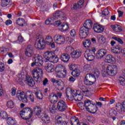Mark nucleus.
<instances>
[{
  "label": "nucleus",
  "mask_w": 125,
  "mask_h": 125,
  "mask_svg": "<svg viewBox=\"0 0 125 125\" xmlns=\"http://www.w3.org/2000/svg\"><path fill=\"white\" fill-rule=\"evenodd\" d=\"M53 41V39L50 36H46L45 40L43 39V38L37 37L35 43V47L37 49H38V50L43 49L45 47V43L49 45L51 42H52Z\"/></svg>",
  "instance_id": "obj_1"
},
{
  "label": "nucleus",
  "mask_w": 125,
  "mask_h": 125,
  "mask_svg": "<svg viewBox=\"0 0 125 125\" xmlns=\"http://www.w3.org/2000/svg\"><path fill=\"white\" fill-rule=\"evenodd\" d=\"M21 116L24 120H26V123L27 125H31L32 123V119L31 117L33 115V111L29 107H26L23 108L20 112Z\"/></svg>",
  "instance_id": "obj_2"
},
{
  "label": "nucleus",
  "mask_w": 125,
  "mask_h": 125,
  "mask_svg": "<svg viewBox=\"0 0 125 125\" xmlns=\"http://www.w3.org/2000/svg\"><path fill=\"white\" fill-rule=\"evenodd\" d=\"M57 19L65 20V19H66V14L62 11L57 10L53 14V17L45 21V24H46V25H49V23H50L51 21H55V20H57Z\"/></svg>",
  "instance_id": "obj_3"
},
{
  "label": "nucleus",
  "mask_w": 125,
  "mask_h": 125,
  "mask_svg": "<svg viewBox=\"0 0 125 125\" xmlns=\"http://www.w3.org/2000/svg\"><path fill=\"white\" fill-rule=\"evenodd\" d=\"M45 62H52V63H57L59 58L53 52L47 51L44 54Z\"/></svg>",
  "instance_id": "obj_4"
},
{
  "label": "nucleus",
  "mask_w": 125,
  "mask_h": 125,
  "mask_svg": "<svg viewBox=\"0 0 125 125\" xmlns=\"http://www.w3.org/2000/svg\"><path fill=\"white\" fill-rule=\"evenodd\" d=\"M43 72L42 69L40 67H36L31 72V75L37 83H40L41 78L42 77Z\"/></svg>",
  "instance_id": "obj_5"
},
{
  "label": "nucleus",
  "mask_w": 125,
  "mask_h": 125,
  "mask_svg": "<svg viewBox=\"0 0 125 125\" xmlns=\"http://www.w3.org/2000/svg\"><path fill=\"white\" fill-rule=\"evenodd\" d=\"M107 74L109 76H115L117 74V66L115 65H108L106 67V72H104L102 73L103 77H106V74Z\"/></svg>",
  "instance_id": "obj_6"
},
{
  "label": "nucleus",
  "mask_w": 125,
  "mask_h": 125,
  "mask_svg": "<svg viewBox=\"0 0 125 125\" xmlns=\"http://www.w3.org/2000/svg\"><path fill=\"white\" fill-rule=\"evenodd\" d=\"M96 51V49H95V48H93L89 51L85 52L84 54V57L86 58V60L88 61H93L95 58L92 52L94 53Z\"/></svg>",
  "instance_id": "obj_7"
},
{
  "label": "nucleus",
  "mask_w": 125,
  "mask_h": 125,
  "mask_svg": "<svg viewBox=\"0 0 125 125\" xmlns=\"http://www.w3.org/2000/svg\"><path fill=\"white\" fill-rule=\"evenodd\" d=\"M57 108L60 112H64L68 109V105L64 101L61 100L58 102Z\"/></svg>",
  "instance_id": "obj_8"
},
{
  "label": "nucleus",
  "mask_w": 125,
  "mask_h": 125,
  "mask_svg": "<svg viewBox=\"0 0 125 125\" xmlns=\"http://www.w3.org/2000/svg\"><path fill=\"white\" fill-rule=\"evenodd\" d=\"M69 70L72 71L71 72V75L73 77H79L80 76V74H81V71L79 70V69L77 68V66L76 64H70L69 66Z\"/></svg>",
  "instance_id": "obj_9"
},
{
  "label": "nucleus",
  "mask_w": 125,
  "mask_h": 125,
  "mask_svg": "<svg viewBox=\"0 0 125 125\" xmlns=\"http://www.w3.org/2000/svg\"><path fill=\"white\" fill-rule=\"evenodd\" d=\"M34 46L28 45L25 50V55L26 57H32L34 55Z\"/></svg>",
  "instance_id": "obj_10"
},
{
  "label": "nucleus",
  "mask_w": 125,
  "mask_h": 125,
  "mask_svg": "<svg viewBox=\"0 0 125 125\" xmlns=\"http://www.w3.org/2000/svg\"><path fill=\"white\" fill-rule=\"evenodd\" d=\"M32 60L36 62V66H41L43 64V60H42V57L40 56V55H35Z\"/></svg>",
  "instance_id": "obj_11"
},
{
  "label": "nucleus",
  "mask_w": 125,
  "mask_h": 125,
  "mask_svg": "<svg viewBox=\"0 0 125 125\" xmlns=\"http://www.w3.org/2000/svg\"><path fill=\"white\" fill-rule=\"evenodd\" d=\"M116 111L120 114L125 113V101H123L122 103H118L116 105Z\"/></svg>",
  "instance_id": "obj_12"
},
{
  "label": "nucleus",
  "mask_w": 125,
  "mask_h": 125,
  "mask_svg": "<svg viewBox=\"0 0 125 125\" xmlns=\"http://www.w3.org/2000/svg\"><path fill=\"white\" fill-rule=\"evenodd\" d=\"M89 31L82 26L79 30V35L81 39H85L88 34Z\"/></svg>",
  "instance_id": "obj_13"
},
{
  "label": "nucleus",
  "mask_w": 125,
  "mask_h": 125,
  "mask_svg": "<svg viewBox=\"0 0 125 125\" xmlns=\"http://www.w3.org/2000/svg\"><path fill=\"white\" fill-rule=\"evenodd\" d=\"M54 40L58 44H63L65 42V38L59 35H55L54 37Z\"/></svg>",
  "instance_id": "obj_14"
},
{
  "label": "nucleus",
  "mask_w": 125,
  "mask_h": 125,
  "mask_svg": "<svg viewBox=\"0 0 125 125\" xmlns=\"http://www.w3.org/2000/svg\"><path fill=\"white\" fill-rule=\"evenodd\" d=\"M20 76H21V79H24V78H26V83H27V84L29 86H34L35 84V81H34V80H33V78L32 77H30L29 76H24L23 75V76H22V73H21V75H20Z\"/></svg>",
  "instance_id": "obj_15"
},
{
  "label": "nucleus",
  "mask_w": 125,
  "mask_h": 125,
  "mask_svg": "<svg viewBox=\"0 0 125 125\" xmlns=\"http://www.w3.org/2000/svg\"><path fill=\"white\" fill-rule=\"evenodd\" d=\"M87 112L89 113H91L92 114H95L96 112H97V110H98V107L96 106V104L94 103H92L90 106H89L86 109Z\"/></svg>",
  "instance_id": "obj_16"
},
{
  "label": "nucleus",
  "mask_w": 125,
  "mask_h": 125,
  "mask_svg": "<svg viewBox=\"0 0 125 125\" xmlns=\"http://www.w3.org/2000/svg\"><path fill=\"white\" fill-rule=\"evenodd\" d=\"M111 51H112L113 53H116L117 54L121 53V52L122 53H124V55H125V48L123 50L120 45H116L113 49H111Z\"/></svg>",
  "instance_id": "obj_17"
},
{
  "label": "nucleus",
  "mask_w": 125,
  "mask_h": 125,
  "mask_svg": "<svg viewBox=\"0 0 125 125\" xmlns=\"http://www.w3.org/2000/svg\"><path fill=\"white\" fill-rule=\"evenodd\" d=\"M107 54V51L104 49L99 50L96 53V58L97 59H101Z\"/></svg>",
  "instance_id": "obj_18"
},
{
  "label": "nucleus",
  "mask_w": 125,
  "mask_h": 125,
  "mask_svg": "<svg viewBox=\"0 0 125 125\" xmlns=\"http://www.w3.org/2000/svg\"><path fill=\"white\" fill-rule=\"evenodd\" d=\"M83 2H84V0H80L77 3H75L71 8V10H78L80 8H82L83 6Z\"/></svg>",
  "instance_id": "obj_19"
},
{
  "label": "nucleus",
  "mask_w": 125,
  "mask_h": 125,
  "mask_svg": "<svg viewBox=\"0 0 125 125\" xmlns=\"http://www.w3.org/2000/svg\"><path fill=\"white\" fill-rule=\"evenodd\" d=\"M92 25H93L92 21L90 20H88L85 21L82 27L86 29V30L89 31L92 28Z\"/></svg>",
  "instance_id": "obj_20"
},
{
  "label": "nucleus",
  "mask_w": 125,
  "mask_h": 125,
  "mask_svg": "<svg viewBox=\"0 0 125 125\" xmlns=\"http://www.w3.org/2000/svg\"><path fill=\"white\" fill-rule=\"evenodd\" d=\"M75 101H81L83 99V96L81 95L80 91L76 90L74 93V94H73L72 98Z\"/></svg>",
  "instance_id": "obj_21"
},
{
  "label": "nucleus",
  "mask_w": 125,
  "mask_h": 125,
  "mask_svg": "<svg viewBox=\"0 0 125 125\" xmlns=\"http://www.w3.org/2000/svg\"><path fill=\"white\" fill-rule=\"evenodd\" d=\"M57 73V77L60 79H63L67 76V70L65 69H63V72L61 70H56Z\"/></svg>",
  "instance_id": "obj_22"
},
{
  "label": "nucleus",
  "mask_w": 125,
  "mask_h": 125,
  "mask_svg": "<svg viewBox=\"0 0 125 125\" xmlns=\"http://www.w3.org/2000/svg\"><path fill=\"white\" fill-rule=\"evenodd\" d=\"M93 29L96 33H102L104 31V28L103 27L96 23L94 24Z\"/></svg>",
  "instance_id": "obj_23"
},
{
  "label": "nucleus",
  "mask_w": 125,
  "mask_h": 125,
  "mask_svg": "<svg viewBox=\"0 0 125 125\" xmlns=\"http://www.w3.org/2000/svg\"><path fill=\"white\" fill-rule=\"evenodd\" d=\"M25 96L27 97L28 100H30L31 102H35V98L32 91H27L25 93Z\"/></svg>",
  "instance_id": "obj_24"
},
{
  "label": "nucleus",
  "mask_w": 125,
  "mask_h": 125,
  "mask_svg": "<svg viewBox=\"0 0 125 125\" xmlns=\"http://www.w3.org/2000/svg\"><path fill=\"white\" fill-rule=\"evenodd\" d=\"M60 59L62 62H69V60H70V55L67 53L62 54L61 56Z\"/></svg>",
  "instance_id": "obj_25"
},
{
  "label": "nucleus",
  "mask_w": 125,
  "mask_h": 125,
  "mask_svg": "<svg viewBox=\"0 0 125 125\" xmlns=\"http://www.w3.org/2000/svg\"><path fill=\"white\" fill-rule=\"evenodd\" d=\"M71 56L72 58H75V59H78L82 56V52L79 50L73 51V52L71 53Z\"/></svg>",
  "instance_id": "obj_26"
},
{
  "label": "nucleus",
  "mask_w": 125,
  "mask_h": 125,
  "mask_svg": "<svg viewBox=\"0 0 125 125\" xmlns=\"http://www.w3.org/2000/svg\"><path fill=\"white\" fill-rule=\"evenodd\" d=\"M48 99L50 101L53 102V103H56L58 101V97H57V95H56V94H54V93H51L50 94Z\"/></svg>",
  "instance_id": "obj_27"
},
{
  "label": "nucleus",
  "mask_w": 125,
  "mask_h": 125,
  "mask_svg": "<svg viewBox=\"0 0 125 125\" xmlns=\"http://www.w3.org/2000/svg\"><path fill=\"white\" fill-rule=\"evenodd\" d=\"M45 69L48 73H52L54 71V66L50 63H48L46 64Z\"/></svg>",
  "instance_id": "obj_28"
},
{
  "label": "nucleus",
  "mask_w": 125,
  "mask_h": 125,
  "mask_svg": "<svg viewBox=\"0 0 125 125\" xmlns=\"http://www.w3.org/2000/svg\"><path fill=\"white\" fill-rule=\"evenodd\" d=\"M34 112L35 115L36 116H38L39 118H40V117H41L42 115V113H42V108L41 107V106H36L34 108Z\"/></svg>",
  "instance_id": "obj_29"
},
{
  "label": "nucleus",
  "mask_w": 125,
  "mask_h": 125,
  "mask_svg": "<svg viewBox=\"0 0 125 125\" xmlns=\"http://www.w3.org/2000/svg\"><path fill=\"white\" fill-rule=\"evenodd\" d=\"M76 91L74 90L72 88L68 87L66 89V95L67 97H73V95L75 94Z\"/></svg>",
  "instance_id": "obj_30"
},
{
  "label": "nucleus",
  "mask_w": 125,
  "mask_h": 125,
  "mask_svg": "<svg viewBox=\"0 0 125 125\" xmlns=\"http://www.w3.org/2000/svg\"><path fill=\"white\" fill-rule=\"evenodd\" d=\"M70 124L71 125H82V123H80V120L76 117L70 119Z\"/></svg>",
  "instance_id": "obj_31"
},
{
  "label": "nucleus",
  "mask_w": 125,
  "mask_h": 125,
  "mask_svg": "<svg viewBox=\"0 0 125 125\" xmlns=\"http://www.w3.org/2000/svg\"><path fill=\"white\" fill-rule=\"evenodd\" d=\"M39 118H41L43 123H45V124H48L49 123V117L44 113H42Z\"/></svg>",
  "instance_id": "obj_32"
},
{
  "label": "nucleus",
  "mask_w": 125,
  "mask_h": 125,
  "mask_svg": "<svg viewBox=\"0 0 125 125\" xmlns=\"http://www.w3.org/2000/svg\"><path fill=\"white\" fill-rule=\"evenodd\" d=\"M106 60H107L108 63H115L116 62V60L115 58L112 56L111 55H107L105 58Z\"/></svg>",
  "instance_id": "obj_33"
},
{
  "label": "nucleus",
  "mask_w": 125,
  "mask_h": 125,
  "mask_svg": "<svg viewBox=\"0 0 125 125\" xmlns=\"http://www.w3.org/2000/svg\"><path fill=\"white\" fill-rule=\"evenodd\" d=\"M86 76L87 79H89V80L92 82V83H95V82H96V78L93 76V74L88 73L86 74Z\"/></svg>",
  "instance_id": "obj_34"
},
{
  "label": "nucleus",
  "mask_w": 125,
  "mask_h": 125,
  "mask_svg": "<svg viewBox=\"0 0 125 125\" xmlns=\"http://www.w3.org/2000/svg\"><path fill=\"white\" fill-rule=\"evenodd\" d=\"M111 28H112V29H113V30L115 32H120L123 31V29H122V27L117 24L114 25H111Z\"/></svg>",
  "instance_id": "obj_35"
},
{
  "label": "nucleus",
  "mask_w": 125,
  "mask_h": 125,
  "mask_svg": "<svg viewBox=\"0 0 125 125\" xmlns=\"http://www.w3.org/2000/svg\"><path fill=\"white\" fill-rule=\"evenodd\" d=\"M25 96H26V93L25 94L23 91H19L16 95L17 98L20 101L22 99V97H25Z\"/></svg>",
  "instance_id": "obj_36"
},
{
  "label": "nucleus",
  "mask_w": 125,
  "mask_h": 125,
  "mask_svg": "<svg viewBox=\"0 0 125 125\" xmlns=\"http://www.w3.org/2000/svg\"><path fill=\"white\" fill-rule=\"evenodd\" d=\"M16 24H18L19 26H21V27H24L25 25V20L23 19H18L16 21Z\"/></svg>",
  "instance_id": "obj_37"
},
{
  "label": "nucleus",
  "mask_w": 125,
  "mask_h": 125,
  "mask_svg": "<svg viewBox=\"0 0 125 125\" xmlns=\"http://www.w3.org/2000/svg\"><path fill=\"white\" fill-rule=\"evenodd\" d=\"M93 103V102L92 101H90V100L87 99L84 101V107H85V109H87L88 108L89 106H90V105Z\"/></svg>",
  "instance_id": "obj_38"
},
{
  "label": "nucleus",
  "mask_w": 125,
  "mask_h": 125,
  "mask_svg": "<svg viewBox=\"0 0 125 125\" xmlns=\"http://www.w3.org/2000/svg\"><path fill=\"white\" fill-rule=\"evenodd\" d=\"M56 123L58 125H61L63 123V118L62 116H57L55 117Z\"/></svg>",
  "instance_id": "obj_39"
},
{
  "label": "nucleus",
  "mask_w": 125,
  "mask_h": 125,
  "mask_svg": "<svg viewBox=\"0 0 125 125\" xmlns=\"http://www.w3.org/2000/svg\"><path fill=\"white\" fill-rule=\"evenodd\" d=\"M84 83L86 85H92V84H94L88 78H86V76L85 77V79L84 80Z\"/></svg>",
  "instance_id": "obj_40"
},
{
  "label": "nucleus",
  "mask_w": 125,
  "mask_h": 125,
  "mask_svg": "<svg viewBox=\"0 0 125 125\" xmlns=\"http://www.w3.org/2000/svg\"><path fill=\"white\" fill-rule=\"evenodd\" d=\"M98 41L100 43H104L105 42V37L102 35H99L97 37Z\"/></svg>",
  "instance_id": "obj_41"
},
{
  "label": "nucleus",
  "mask_w": 125,
  "mask_h": 125,
  "mask_svg": "<svg viewBox=\"0 0 125 125\" xmlns=\"http://www.w3.org/2000/svg\"><path fill=\"white\" fill-rule=\"evenodd\" d=\"M57 84L59 89L60 90H63V89H64V82H63V81L60 80L58 82Z\"/></svg>",
  "instance_id": "obj_42"
},
{
  "label": "nucleus",
  "mask_w": 125,
  "mask_h": 125,
  "mask_svg": "<svg viewBox=\"0 0 125 125\" xmlns=\"http://www.w3.org/2000/svg\"><path fill=\"white\" fill-rule=\"evenodd\" d=\"M83 44L84 47H90L91 42H90V40L87 39L84 41V42L83 43Z\"/></svg>",
  "instance_id": "obj_43"
},
{
  "label": "nucleus",
  "mask_w": 125,
  "mask_h": 125,
  "mask_svg": "<svg viewBox=\"0 0 125 125\" xmlns=\"http://www.w3.org/2000/svg\"><path fill=\"white\" fill-rule=\"evenodd\" d=\"M7 124L9 125H14L15 124V121H14L13 118L9 117L7 119Z\"/></svg>",
  "instance_id": "obj_44"
},
{
  "label": "nucleus",
  "mask_w": 125,
  "mask_h": 125,
  "mask_svg": "<svg viewBox=\"0 0 125 125\" xmlns=\"http://www.w3.org/2000/svg\"><path fill=\"white\" fill-rule=\"evenodd\" d=\"M10 2V0H1V5L3 6V7H5V6H7L9 3Z\"/></svg>",
  "instance_id": "obj_45"
},
{
  "label": "nucleus",
  "mask_w": 125,
  "mask_h": 125,
  "mask_svg": "<svg viewBox=\"0 0 125 125\" xmlns=\"http://www.w3.org/2000/svg\"><path fill=\"white\" fill-rule=\"evenodd\" d=\"M7 106L8 108L12 109V108L14 107V103L11 100L8 101L7 103Z\"/></svg>",
  "instance_id": "obj_46"
},
{
  "label": "nucleus",
  "mask_w": 125,
  "mask_h": 125,
  "mask_svg": "<svg viewBox=\"0 0 125 125\" xmlns=\"http://www.w3.org/2000/svg\"><path fill=\"white\" fill-rule=\"evenodd\" d=\"M62 27V31H64V32H66V31L68 30V29H69V25L67 24L63 23L61 25Z\"/></svg>",
  "instance_id": "obj_47"
},
{
  "label": "nucleus",
  "mask_w": 125,
  "mask_h": 125,
  "mask_svg": "<svg viewBox=\"0 0 125 125\" xmlns=\"http://www.w3.org/2000/svg\"><path fill=\"white\" fill-rule=\"evenodd\" d=\"M119 83L121 85H125V79L122 76H120L119 78Z\"/></svg>",
  "instance_id": "obj_48"
},
{
  "label": "nucleus",
  "mask_w": 125,
  "mask_h": 125,
  "mask_svg": "<svg viewBox=\"0 0 125 125\" xmlns=\"http://www.w3.org/2000/svg\"><path fill=\"white\" fill-rule=\"evenodd\" d=\"M0 116L2 118V119L7 118V113L4 111H1L0 112Z\"/></svg>",
  "instance_id": "obj_49"
},
{
  "label": "nucleus",
  "mask_w": 125,
  "mask_h": 125,
  "mask_svg": "<svg viewBox=\"0 0 125 125\" xmlns=\"http://www.w3.org/2000/svg\"><path fill=\"white\" fill-rule=\"evenodd\" d=\"M35 95L38 99H42L43 97L42 92H36L35 93Z\"/></svg>",
  "instance_id": "obj_50"
},
{
  "label": "nucleus",
  "mask_w": 125,
  "mask_h": 125,
  "mask_svg": "<svg viewBox=\"0 0 125 125\" xmlns=\"http://www.w3.org/2000/svg\"><path fill=\"white\" fill-rule=\"evenodd\" d=\"M112 39L113 40H115V41H116V42H119L120 44H123V43H124V41H123V40L120 38L116 37H112Z\"/></svg>",
  "instance_id": "obj_51"
},
{
  "label": "nucleus",
  "mask_w": 125,
  "mask_h": 125,
  "mask_svg": "<svg viewBox=\"0 0 125 125\" xmlns=\"http://www.w3.org/2000/svg\"><path fill=\"white\" fill-rule=\"evenodd\" d=\"M84 70L86 71V72H89V71L91 70V66L90 64H85L84 66Z\"/></svg>",
  "instance_id": "obj_52"
},
{
  "label": "nucleus",
  "mask_w": 125,
  "mask_h": 125,
  "mask_svg": "<svg viewBox=\"0 0 125 125\" xmlns=\"http://www.w3.org/2000/svg\"><path fill=\"white\" fill-rule=\"evenodd\" d=\"M66 50L67 52H69V53H72V52H74V48L72 47V46H68L66 48Z\"/></svg>",
  "instance_id": "obj_53"
},
{
  "label": "nucleus",
  "mask_w": 125,
  "mask_h": 125,
  "mask_svg": "<svg viewBox=\"0 0 125 125\" xmlns=\"http://www.w3.org/2000/svg\"><path fill=\"white\" fill-rule=\"evenodd\" d=\"M99 75H100V72H99V70L98 69H97L93 71V76L95 78V77H97V78H98L99 77Z\"/></svg>",
  "instance_id": "obj_54"
},
{
  "label": "nucleus",
  "mask_w": 125,
  "mask_h": 125,
  "mask_svg": "<svg viewBox=\"0 0 125 125\" xmlns=\"http://www.w3.org/2000/svg\"><path fill=\"white\" fill-rule=\"evenodd\" d=\"M110 12L108 9H105L104 11L102 12L103 15H104V16H107V15H109Z\"/></svg>",
  "instance_id": "obj_55"
},
{
  "label": "nucleus",
  "mask_w": 125,
  "mask_h": 125,
  "mask_svg": "<svg viewBox=\"0 0 125 125\" xmlns=\"http://www.w3.org/2000/svg\"><path fill=\"white\" fill-rule=\"evenodd\" d=\"M20 101H21L23 103H27L28 102V99L27 97L24 96L22 98Z\"/></svg>",
  "instance_id": "obj_56"
},
{
  "label": "nucleus",
  "mask_w": 125,
  "mask_h": 125,
  "mask_svg": "<svg viewBox=\"0 0 125 125\" xmlns=\"http://www.w3.org/2000/svg\"><path fill=\"white\" fill-rule=\"evenodd\" d=\"M70 34L71 36V37H75L76 36V30L75 29H72L70 31Z\"/></svg>",
  "instance_id": "obj_57"
},
{
  "label": "nucleus",
  "mask_w": 125,
  "mask_h": 125,
  "mask_svg": "<svg viewBox=\"0 0 125 125\" xmlns=\"http://www.w3.org/2000/svg\"><path fill=\"white\" fill-rule=\"evenodd\" d=\"M12 96H15V94H16V88L13 87L12 88Z\"/></svg>",
  "instance_id": "obj_58"
},
{
  "label": "nucleus",
  "mask_w": 125,
  "mask_h": 125,
  "mask_svg": "<svg viewBox=\"0 0 125 125\" xmlns=\"http://www.w3.org/2000/svg\"><path fill=\"white\" fill-rule=\"evenodd\" d=\"M43 85L45 86L47 83H48V79L47 78H45L43 80Z\"/></svg>",
  "instance_id": "obj_59"
},
{
  "label": "nucleus",
  "mask_w": 125,
  "mask_h": 125,
  "mask_svg": "<svg viewBox=\"0 0 125 125\" xmlns=\"http://www.w3.org/2000/svg\"><path fill=\"white\" fill-rule=\"evenodd\" d=\"M5 24L7 26H9V25H11V24H12V21H11V20H8L5 22Z\"/></svg>",
  "instance_id": "obj_60"
},
{
  "label": "nucleus",
  "mask_w": 125,
  "mask_h": 125,
  "mask_svg": "<svg viewBox=\"0 0 125 125\" xmlns=\"http://www.w3.org/2000/svg\"><path fill=\"white\" fill-rule=\"evenodd\" d=\"M18 41L19 42H24V38L21 36H20L18 37Z\"/></svg>",
  "instance_id": "obj_61"
},
{
  "label": "nucleus",
  "mask_w": 125,
  "mask_h": 125,
  "mask_svg": "<svg viewBox=\"0 0 125 125\" xmlns=\"http://www.w3.org/2000/svg\"><path fill=\"white\" fill-rule=\"evenodd\" d=\"M69 82H70V83H74V82H75V81H76V78L73 77V76H70L68 80Z\"/></svg>",
  "instance_id": "obj_62"
},
{
  "label": "nucleus",
  "mask_w": 125,
  "mask_h": 125,
  "mask_svg": "<svg viewBox=\"0 0 125 125\" xmlns=\"http://www.w3.org/2000/svg\"><path fill=\"white\" fill-rule=\"evenodd\" d=\"M49 110L50 112L52 113V114H54L55 113V112H56V109L52 108V107H50Z\"/></svg>",
  "instance_id": "obj_63"
},
{
  "label": "nucleus",
  "mask_w": 125,
  "mask_h": 125,
  "mask_svg": "<svg viewBox=\"0 0 125 125\" xmlns=\"http://www.w3.org/2000/svg\"><path fill=\"white\" fill-rule=\"evenodd\" d=\"M118 12L119 13V17H122L124 15V12L118 10Z\"/></svg>",
  "instance_id": "obj_64"
}]
</instances>
